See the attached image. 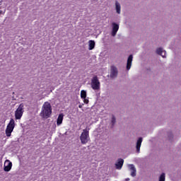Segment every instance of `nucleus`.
I'll use <instances>...</instances> for the list:
<instances>
[{"mask_svg":"<svg viewBox=\"0 0 181 181\" xmlns=\"http://www.w3.org/2000/svg\"><path fill=\"white\" fill-rule=\"evenodd\" d=\"M90 86L93 90H100V83L97 76H93L91 79Z\"/></svg>","mask_w":181,"mask_h":181,"instance_id":"nucleus-5","label":"nucleus"},{"mask_svg":"<svg viewBox=\"0 0 181 181\" xmlns=\"http://www.w3.org/2000/svg\"><path fill=\"white\" fill-rule=\"evenodd\" d=\"M80 141L82 145H86V144H88V141H90V134H89L88 130L87 129L83 130V132L80 136Z\"/></svg>","mask_w":181,"mask_h":181,"instance_id":"nucleus-2","label":"nucleus"},{"mask_svg":"<svg viewBox=\"0 0 181 181\" xmlns=\"http://www.w3.org/2000/svg\"><path fill=\"white\" fill-rule=\"evenodd\" d=\"M112 125H114V116L112 117Z\"/></svg>","mask_w":181,"mask_h":181,"instance_id":"nucleus-22","label":"nucleus"},{"mask_svg":"<svg viewBox=\"0 0 181 181\" xmlns=\"http://www.w3.org/2000/svg\"><path fill=\"white\" fill-rule=\"evenodd\" d=\"M157 54H160V56H162V57L165 58L166 57V51H163V49L162 48H158L156 49Z\"/></svg>","mask_w":181,"mask_h":181,"instance_id":"nucleus-12","label":"nucleus"},{"mask_svg":"<svg viewBox=\"0 0 181 181\" xmlns=\"http://www.w3.org/2000/svg\"><path fill=\"white\" fill-rule=\"evenodd\" d=\"M25 107V105L23 103H21L19 105L18 107L15 111V119H21L22 118V116L23 115V108Z\"/></svg>","mask_w":181,"mask_h":181,"instance_id":"nucleus-4","label":"nucleus"},{"mask_svg":"<svg viewBox=\"0 0 181 181\" xmlns=\"http://www.w3.org/2000/svg\"><path fill=\"white\" fill-rule=\"evenodd\" d=\"M13 129H15V119H11L6 129V136H11V135H12V132H13Z\"/></svg>","mask_w":181,"mask_h":181,"instance_id":"nucleus-3","label":"nucleus"},{"mask_svg":"<svg viewBox=\"0 0 181 181\" xmlns=\"http://www.w3.org/2000/svg\"><path fill=\"white\" fill-rule=\"evenodd\" d=\"M12 169V162H10L8 160H6L4 163V172H9Z\"/></svg>","mask_w":181,"mask_h":181,"instance_id":"nucleus-7","label":"nucleus"},{"mask_svg":"<svg viewBox=\"0 0 181 181\" xmlns=\"http://www.w3.org/2000/svg\"><path fill=\"white\" fill-rule=\"evenodd\" d=\"M40 115L42 118H50V115H52V105H50V103H44Z\"/></svg>","mask_w":181,"mask_h":181,"instance_id":"nucleus-1","label":"nucleus"},{"mask_svg":"<svg viewBox=\"0 0 181 181\" xmlns=\"http://www.w3.org/2000/svg\"><path fill=\"white\" fill-rule=\"evenodd\" d=\"M141 145H142V137H139L136 142V153H139L141 152Z\"/></svg>","mask_w":181,"mask_h":181,"instance_id":"nucleus-10","label":"nucleus"},{"mask_svg":"<svg viewBox=\"0 0 181 181\" xmlns=\"http://www.w3.org/2000/svg\"><path fill=\"white\" fill-rule=\"evenodd\" d=\"M78 107H79V108H82V107H83V105H78Z\"/></svg>","mask_w":181,"mask_h":181,"instance_id":"nucleus-23","label":"nucleus"},{"mask_svg":"<svg viewBox=\"0 0 181 181\" xmlns=\"http://www.w3.org/2000/svg\"><path fill=\"white\" fill-rule=\"evenodd\" d=\"M112 36H114V23H112V32H111Z\"/></svg>","mask_w":181,"mask_h":181,"instance_id":"nucleus-20","label":"nucleus"},{"mask_svg":"<svg viewBox=\"0 0 181 181\" xmlns=\"http://www.w3.org/2000/svg\"><path fill=\"white\" fill-rule=\"evenodd\" d=\"M119 29V25L117 23H114V36L117 35V32H118V30Z\"/></svg>","mask_w":181,"mask_h":181,"instance_id":"nucleus-15","label":"nucleus"},{"mask_svg":"<svg viewBox=\"0 0 181 181\" xmlns=\"http://www.w3.org/2000/svg\"><path fill=\"white\" fill-rule=\"evenodd\" d=\"M129 168V170H131V176L135 177V176H136V168H135V165H134V164H130Z\"/></svg>","mask_w":181,"mask_h":181,"instance_id":"nucleus-9","label":"nucleus"},{"mask_svg":"<svg viewBox=\"0 0 181 181\" xmlns=\"http://www.w3.org/2000/svg\"><path fill=\"white\" fill-rule=\"evenodd\" d=\"M81 98H87V92L84 90L81 91Z\"/></svg>","mask_w":181,"mask_h":181,"instance_id":"nucleus-16","label":"nucleus"},{"mask_svg":"<svg viewBox=\"0 0 181 181\" xmlns=\"http://www.w3.org/2000/svg\"><path fill=\"white\" fill-rule=\"evenodd\" d=\"M115 8L117 13H121V4L118 1L115 2Z\"/></svg>","mask_w":181,"mask_h":181,"instance_id":"nucleus-14","label":"nucleus"},{"mask_svg":"<svg viewBox=\"0 0 181 181\" xmlns=\"http://www.w3.org/2000/svg\"><path fill=\"white\" fill-rule=\"evenodd\" d=\"M88 43H89L88 49L93 50V49H94V47H95V42H94V40H89Z\"/></svg>","mask_w":181,"mask_h":181,"instance_id":"nucleus-13","label":"nucleus"},{"mask_svg":"<svg viewBox=\"0 0 181 181\" xmlns=\"http://www.w3.org/2000/svg\"><path fill=\"white\" fill-rule=\"evenodd\" d=\"M110 76L111 78H114V66H111Z\"/></svg>","mask_w":181,"mask_h":181,"instance_id":"nucleus-17","label":"nucleus"},{"mask_svg":"<svg viewBox=\"0 0 181 181\" xmlns=\"http://www.w3.org/2000/svg\"><path fill=\"white\" fill-rule=\"evenodd\" d=\"M118 76V69L116 67L114 68V77H117Z\"/></svg>","mask_w":181,"mask_h":181,"instance_id":"nucleus-19","label":"nucleus"},{"mask_svg":"<svg viewBox=\"0 0 181 181\" xmlns=\"http://www.w3.org/2000/svg\"><path fill=\"white\" fill-rule=\"evenodd\" d=\"M122 166H124V159L119 158L115 163V168L117 170H121L122 169Z\"/></svg>","mask_w":181,"mask_h":181,"instance_id":"nucleus-6","label":"nucleus"},{"mask_svg":"<svg viewBox=\"0 0 181 181\" xmlns=\"http://www.w3.org/2000/svg\"><path fill=\"white\" fill-rule=\"evenodd\" d=\"M134 59V57L132 54H130L127 59V70H130L131 66H132V60Z\"/></svg>","mask_w":181,"mask_h":181,"instance_id":"nucleus-8","label":"nucleus"},{"mask_svg":"<svg viewBox=\"0 0 181 181\" xmlns=\"http://www.w3.org/2000/svg\"><path fill=\"white\" fill-rule=\"evenodd\" d=\"M165 173H162L159 177V181H165Z\"/></svg>","mask_w":181,"mask_h":181,"instance_id":"nucleus-18","label":"nucleus"},{"mask_svg":"<svg viewBox=\"0 0 181 181\" xmlns=\"http://www.w3.org/2000/svg\"><path fill=\"white\" fill-rule=\"evenodd\" d=\"M64 117V115L61 113L59 115L58 118L57 119V125L59 127L63 124V118Z\"/></svg>","mask_w":181,"mask_h":181,"instance_id":"nucleus-11","label":"nucleus"},{"mask_svg":"<svg viewBox=\"0 0 181 181\" xmlns=\"http://www.w3.org/2000/svg\"><path fill=\"white\" fill-rule=\"evenodd\" d=\"M82 99L83 100V103H84L85 104H88V103H89L88 99H86V98H82Z\"/></svg>","mask_w":181,"mask_h":181,"instance_id":"nucleus-21","label":"nucleus"}]
</instances>
